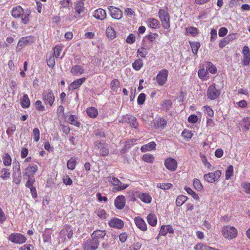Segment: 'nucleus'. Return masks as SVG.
<instances>
[{"label":"nucleus","instance_id":"nucleus-12","mask_svg":"<svg viewBox=\"0 0 250 250\" xmlns=\"http://www.w3.org/2000/svg\"><path fill=\"white\" fill-rule=\"evenodd\" d=\"M164 165L168 170L171 171H175L178 167L176 160L171 157H169L165 159Z\"/></svg>","mask_w":250,"mask_h":250},{"label":"nucleus","instance_id":"nucleus-17","mask_svg":"<svg viewBox=\"0 0 250 250\" xmlns=\"http://www.w3.org/2000/svg\"><path fill=\"white\" fill-rule=\"evenodd\" d=\"M108 225L117 229H121L124 226V222L121 219L118 218H113L108 221Z\"/></svg>","mask_w":250,"mask_h":250},{"label":"nucleus","instance_id":"nucleus-14","mask_svg":"<svg viewBox=\"0 0 250 250\" xmlns=\"http://www.w3.org/2000/svg\"><path fill=\"white\" fill-rule=\"evenodd\" d=\"M38 169V167L36 164H30L25 168L24 175L28 178L34 177Z\"/></svg>","mask_w":250,"mask_h":250},{"label":"nucleus","instance_id":"nucleus-32","mask_svg":"<svg viewBox=\"0 0 250 250\" xmlns=\"http://www.w3.org/2000/svg\"><path fill=\"white\" fill-rule=\"evenodd\" d=\"M146 219L148 224L151 226L152 227H155L157 225V218L155 214H149L146 217Z\"/></svg>","mask_w":250,"mask_h":250},{"label":"nucleus","instance_id":"nucleus-54","mask_svg":"<svg viewBox=\"0 0 250 250\" xmlns=\"http://www.w3.org/2000/svg\"><path fill=\"white\" fill-rule=\"evenodd\" d=\"M95 213L100 218L102 219H105L106 217V213L104 209L99 208L95 211Z\"/></svg>","mask_w":250,"mask_h":250},{"label":"nucleus","instance_id":"nucleus-41","mask_svg":"<svg viewBox=\"0 0 250 250\" xmlns=\"http://www.w3.org/2000/svg\"><path fill=\"white\" fill-rule=\"evenodd\" d=\"M120 81L118 79H114L112 80L110 83V88L113 91L117 92L120 87Z\"/></svg>","mask_w":250,"mask_h":250},{"label":"nucleus","instance_id":"nucleus-34","mask_svg":"<svg viewBox=\"0 0 250 250\" xmlns=\"http://www.w3.org/2000/svg\"><path fill=\"white\" fill-rule=\"evenodd\" d=\"M198 75L200 79L206 81L209 78V74L208 70L201 68L198 71Z\"/></svg>","mask_w":250,"mask_h":250},{"label":"nucleus","instance_id":"nucleus-46","mask_svg":"<svg viewBox=\"0 0 250 250\" xmlns=\"http://www.w3.org/2000/svg\"><path fill=\"white\" fill-rule=\"evenodd\" d=\"M193 185L194 188L199 191H202L203 190V186L201 183L200 181L197 179H194L193 180Z\"/></svg>","mask_w":250,"mask_h":250},{"label":"nucleus","instance_id":"nucleus-37","mask_svg":"<svg viewBox=\"0 0 250 250\" xmlns=\"http://www.w3.org/2000/svg\"><path fill=\"white\" fill-rule=\"evenodd\" d=\"M52 232L49 229H45L42 234L44 243H50L51 240Z\"/></svg>","mask_w":250,"mask_h":250},{"label":"nucleus","instance_id":"nucleus-43","mask_svg":"<svg viewBox=\"0 0 250 250\" xmlns=\"http://www.w3.org/2000/svg\"><path fill=\"white\" fill-rule=\"evenodd\" d=\"M144 63L143 61L138 59L135 61V62L132 63V66L133 68L136 71L140 70L141 68L143 66Z\"/></svg>","mask_w":250,"mask_h":250},{"label":"nucleus","instance_id":"nucleus-29","mask_svg":"<svg viewBox=\"0 0 250 250\" xmlns=\"http://www.w3.org/2000/svg\"><path fill=\"white\" fill-rule=\"evenodd\" d=\"M137 196L142 202L145 203L149 204L151 202L152 198L147 193L139 192Z\"/></svg>","mask_w":250,"mask_h":250},{"label":"nucleus","instance_id":"nucleus-38","mask_svg":"<svg viewBox=\"0 0 250 250\" xmlns=\"http://www.w3.org/2000/svg\"><path fill=\"white\" fill-rule=\"evenodd\" d=\"M186 32L187 35H191L192 37H195L199 33L198 29L192 26L186 28Z\"/></svg>","mask_w":250,"mask_h":250},{"label":"nucleus","instance_id":"nucleus-2","mask_svg":"<svg viewBox=\"0 0 250 250\" xmlns=\"http://www.w3.org/2000/svg\"><path fill=\"white\" fill-rule=\"evenodd\" d=\"M158 16L163 27L166 29H169L170 26V16L167 9H160L158 11Z\"/></svg>","mask_w":250,"mask_h":250},{"label":"nucleus","instance_id":"nucleus-51","mask_svg":"<svg viewBox=\"0 0 250 250\" xmlns=\"http://www.w3.org/2000/svg\"><path fill=\"white\" fill-rule=\"evenodd\" d=\"M211 247L207 246L202 243H198L194 247L195 250H210Z\"/></svg>","mask_w":250,"mask_h":250},{"label":"nucleus","instance_id":"nucleus-19","mask_svg":"<svg viewBox=\"0 0 250 250\" xmlns=\"http://www.w3.org/2000/svg\"><path fill=\"white\" fill-rule=\"evenodd\" d=\"M242 53L243 55L242 63L244 65L247 66L250 63V49L248 46H244L243 47Z\"/></svg>","mask_w":250,"mask_h":250},{"label":"nucleus","instance_id":"nucleus-21","mask_svg":"<svg viewBox=\"0 0 250 250\" xmlns=\"http://www.w3.org/2000/svg\"><path fill=\"white\" fill-rule=\"evenodd\" d=\"M174 234V230L170 225H162L159 232V235L166 236L167 233Z\"/></svg>","mask_w":250,"mask_h":250},{"label":"nucleus","instance_id":"nucleus-6","mask_svg":"<svg viewBox=\"0 0 250 250\" xmlns=\"http://www.w3.org/2000/svg\"><path fill=\"white\" fill-rule=\"evenodd\" d=\"M42 99L46 105L51 106L55 101V96L51 89L44 91L42 94Z\"/></svg>","mask_w":250,"mask_h":250},{"label":"nucleus","instance_id":"nucleus-7","mask_svg":"<svg viewBox=\"0 0 250 250\" xmlns=\"http://www.w3.org/2000/svg\"><path fill=\"white\" fill-rule=\"evenodd\" d=\"M168 75V71L166 69H162L158 72L156 77V81L159 85L162 86L166 83Z\"/></svg>","mask_w":250,"mask_h":250},{"label":"nucleus","instance_id":"nucleus-26","mask_svg":"<svg viewBox=\"0 0 250 250\" xmlns=\"http://www.w3.org/2000/svg\"><path fill=\"white\" fill-rule=\"evenodd\" d=\"M33 42V38L31 37H24L21 38L18 43L17 47H23Z\"/></svg>","mask_w":250,"mask_h":250},{"label":"nucleus","instance_id":"nucleus-27","mask_svg":"<svg viewBox=\"0 0 250 250\" xmlns=\"http://www.w3.org/2000/svg\"><path fill=\"white\" fill-rule=\"evenodd\" d=\"M21 14L20 18L21 19V22L24 24H28L30 21V11L28 9L23 10Z\"/></svg>","mask_w":250,"mask_h":250},{"label":"nucleus","instance_id":"nucleus-15","mask_svg":"<svg viewBox=\"0 0 250 250\" xmlns=\"http://www.w3.org/2000/svg\"><path fill=\"white\" fill-rule=\"evenodd\" d=\"M108 10L111 17L114 19L120 20L123 16V12L118 8L109 6L108 7Z\"/></svg>","mask_w":250,"mask_h":250},{"label":"nucleus","instance_id":"nucleus-10","mask_svg":"<svg viewBox=\"0 0 250 250\" xmlns=\"http://www.w3.org/2000/svg\"><path fill=\"white\" fill-rule=\"evenodd\" d=\"M152 124L155 128L161 130L167 126V122L164 117H159L154 119Z\"/></svg>","mask_w":250,"mask_h":250},{"label":"nucleus","instance_id":"nucleus-13","mask_svg":"<svg viewBox=\"0 0 250 250\" xmlns=\"http://www.w3.org/2000/svg\"><path fill=\"white\" fill-rule=\"evenodd\" d=\"M221 172L219 170L215 171L213 172H209L204 175L205 180L209 183H213L217 181L221 176Z\"/></svg>","mask_w":250,"mask_h":250},{"label":"nucleus","instance_id":"nucleus-40","mask_svg":"<svg viewBox=\"0 0 250 250\" xmlns=\"http://www.w3.org/2000/svg\"><path fill=\"white\" fill-rule=\"evenodd\" d=\"M241 126L245 131L248 130L250 128V117H244L241 121Z\"/></svg>","mask_w":250,"mask_h":250},{"label":"nucleus","instance_id":"nucleus-50","mask_svg":"<svg viewBox=\"0 0 250 250\" xmlns=\"http://www.w3.org/2000/svg\"><path fill=\"white\" fill-rule=\"evenodd\" d=\"M3 164L5 166H10L12 163V158L8 153H5L2 157Z\"/></svg>","mask_w":250,"mask_h":250},{"label":"nucleus","instance_id":"nucleus-52","mask_svg":"<svg viewBox=\"0 0 250 250\" xmlns=\"http://www.w3.org/2000/svg\"><path fill=\"white\" fill-rule=\"evenodd\" d=\"M207 68L208 72H209L210 73L214 74L217 72V68L215 65H214L211 62H208L207 63Z\"/></svg>","mask_w":250,"mask_h":250},{"label":"nucleus","instance_id":"nucleus-9","mask_svg":"<svg viewBox=\"0 0 250 250\" xmlns=\"http://www.w3.org/2000/svg\"><path fill=\"white\" fill-rule=\"evenodd\" d=\"M74 9V18L76 19H80L81 18V14L84 13L85 10L84 3L80 1H76L75 2Z\"/></svg>","mask_w":250,"mask_h":250},{"label":"nucleus","instance_id":"nucleus-42","mask_svg":"<svg viewBox=\"0 0 250 250\" xmlns=\"http://www.w3.org/2000/svg\"><path fill=\"white\" fill-rule=\"evenodd\" d=\"M62 52V47L61 45H56L53 50V54L52 55H53L56 58H62L63 57V54L61 56V54Z\"/></svg>","mask_w":250,"mask_h":250},{"label":"nucleus","instance_id":"nucleus-63","mask_svg":"<svg viewBox=\"0 0 250 250\" xmlns=\"http://www.w3.org/2000/svg\"><path fill=\"white\" fill-rule=\"evenodd\" d=\"M34 140L35 142H38L40 140V130L38 128H34L33 130Z\"/></svg>","mask_w":250,"mask_h":250},{"label":"nucleus","instance_id":"nucleus-16","mask_svg":"<svg viewBox=\"0 0 250 250\" xmlns=\"http://www.w3.org/2000/svg\"><path fill=\"white\" fill-rule=\"evenodd\" d=\"M106 234L105 230L97 229L94 230L91 234V238L96 242L98 243L99 245L101 240L104 239Z\"/></svg>","mask_w":250,"mask_h":250},{"label":"nucleus","instance_id":"nucleus-22","mask_svg":"<svg viewBox=\"0 0 250 250\" xmlns=\"http://www.w3.org/2000/svg\"><path fill=\"white\" fill-rule=\"evenodd\" d=\"M134 222L138 229L143 231L147 230V225L144 219L140 216L134 218Z\"/></svg>","mask_w":250,"mask_h":250},{"label":"nucleus","instance_id":"nucleus-5","mask_svg":"<svg viewBox=\"0 0 250 250\" xmlns=\"http://www.w3.org/2000/svg\"><path fill=\"white\" fill-rule=\"evenodd\" d=\"M109 182L114 186L113 188V191L114 192L124 190L128 187V185L123 183L115 177H111Z\"/></svg>","mask_w":250,"mask_h":250},{"label":"nucleus","instance_id":"nucleus-39","mask_svg":"<svg viewBox=\"0 0 250 250\" xmlns=\"http://www.w3.org/2000/svg\"><path fill=\"white\" fill-rule=\"evenodd\" d=\"M106 34L107 38L110 40H113L116 36V33L114 29L111 26L107 27Z\"/></svg>","mask_w":250,"mask_h":250},{"label":"nucleus","instance_id":"nucleus-36","mask_svg":"<svg viewBox=\"0 0 250 250\" xmlns=\"http://www.w3.org/2000/svg\"><path fill=\"white\" fill-rule=\"evenodd\" d=\"M21 104L23 108H28L29 107L30 101L27 94H24L22 98L21 99Z\"/></svg>","mask_w":250,"mask_h":250},{"label":"nucleus","instance_id":"nucleus-18","mask_svg":"<svg viewBox=\"0 0 250 250\" xmlns=\"http://www.w3.org/2000/svg\"><path fill=\"white\" fill-rule=\"evenodd\" d=\"M123 122L127 123L130 125L135 128L138 127V123L135 117L130 115H125L123 117Z\"/></svg>","mask_w":250,"mask_h":250},{"label":"nucleus","instance_id":"nucleus-47","mask_svg":"<svg viewBox=\"0 0 250 250\" xmlns=\"http://www.w3.org/2000/svg\"><path fill=\"white\" fill-rule=\"evenodd\" d=\"M188 197L185 195H180L177 197L176 200V204L177 206L180 207L187 201Z\"/></svg>","mask_w":250,"mask_h":250},{"label":"nucleus","instance_id":"nucleus-28","mask_svg":"<svg viewBox=\"0 0 250 250\" xmlns=\"http://www.w3.org/2000/svg\"><path fill=\"white\" fill-rule=\"evenodd\" d=\"M83 67L80 65H75L71 68L70 72L72 75L75 76H79L84 73Z\"/></svg>","mask_w":250,"mask_h":250},{"label":"nucleus","instance_id":"nucleus-56","mask_svg":"<svg viewBox=\"0 0 250 250\" xmlns=\"http://www.w3.org/2000/svg\"><path fill=\"white\" fill-rule=\"evenodd\" d=\"M184 189L188 194L192 196L193 198L196 200L199 199L198 195L196 194L191 188L188 187H185Z\"/></svg>","mask_w":250,"mask_h":250},{"label":"nucleus","instance_id":"nucleus-35","mask_svg":"<svg viewBox=\"0 0 250 250\" xmlns=\"http://www.w3.org/2000/svg\"><path fill=\"white\" fill-rule=\"evenodd\" d=\"M86 113L89 117L93 119L96 118L98 115L97 109L93 106L87 108Z\"/></svg>","mask_w":250,"mask_h":250},{"label":"nucleus","instance_id":"nucleus-57","mask_svg":"<svg viewBox=\"0 0 250 250\" xmlns=\"http://www.w3.org/2000/svg\"><path fill=\"white\" fill-rule=\"evenodd\" d=\"M182 136L187 140L190 139L192 136L193 133L191 131H189L187 129H184L182 132Z\"/></svg>","mask_w":250,"mask_h":250},{"label":"nucleus","instance_id":"nucleus-49","mask_svg":"<svg viewBox=\"0 0 250 250\" xmlns=\"http://www.w3.org/2000/svg\"><path fill=\"white\" fill-rule=\"evenodd\" d=\"M142 159L146 163L152 164L154 161L155 158L152 154L147 153L143 156Z\"/></svg>","mask_w":250,"mask_h":250},{"label":"nucleus","instance_id":"nucleus-61","mask_svg":"<svg viewBox=\"0 0 250 250\" xmlns=\"http://www.w3.org/2000/svg\"><path fill=\"white\" fill-rule=\"evenodd\" d=\"M241 186L245 193L250 194V183L244 182L241 184Z\"/></svg>","mask_w":250,"mask_h":250},{"label":"nucleus","instance_id":"nucleus-11","mask_svg":"<svg viewBox=\"0 0 250 250\" xmlns=\"http://www.w3.org/2000/svg\"><path fill=\"white\" fill-rule=\"evenodd\" d=\"M83 250H96L98 248V243L95 241L92 238L88 239L83 244Z\"/></svg>","mask_w":250,"mask_h":250},{"label":"nucleus","instance_id":"nucleus-20","mask_svg":"<svg viewBox=\"0 0 250 250\" xmlns=\"http://www.w3.org/2000/svg\"><path fill=\"white\" fill-rule=\"evenodd\" d=\"M86 81L85 77H82L81 78L77 79L71 83L68 87L70 90H74L78 89Z\"/></svg>","mask_w":250,"mask_h":250},{"label":"nucleus","instance_id":"nucleus-24","mask_svg":"<svg viewBox=\"0 0 250 250\" xmlns=\"http://www.w3.org/2000/svg\"><path fill=\"white\" fill-rule=\"evenodd\" d=\"M18 166L17 170L14 171L13 173L12 177L13 183L19 185L21 183V173L19 163H18Z\"/></svg>","mask_w":250,"mask_h":250},{"label":"nucleus","instance_id":"nucleus-62","mask_svg":"<svg viewBox=\"0 0 250 250\" xmlns=\"http://www.w3.org/2000/svg\"><path fill=\"white\" fill-rule=\"evenodd\" d=\"M36 108L40 111L45 110V106L42 104V103L40 100H37L35 103Z\"/></svg>","mask_w":250,"mask_h":250},{"label":"nucleus","instance_id":"nucleus-33","mask_svg":"<svg viewBox=\"0 0 250 250\" xmlns=\"http://www.w3.org/2000/svg\"><path fill=\"white\" fill-rule=\"evenodd\" d=\"M156 146L154 142H151L147 144L143 145L141 147V151L143 152L151 151L155 148Z\"/></svg>","mask_w":250,"mask_h":250},{"label":"nucleus","instance_id":"nucleus-1","mask_svg":"<svg viewBox=\"0 0 250 250\" xmlns=\"http://www.w3.org/2000/svg\"><path fill=\"white\" fill-rule=\"evenodd\" d=\"M223 236L228 240H232L237 237L238 230L236 228L230 225L224 226L221 230Z\"/></svg>","mask_w":250,"mask_h":250},{"label":"nucleus","instance_id":"nucleus-64","mask_svg":"<svg viewBox=\"0 0 250 250\" xmlns=\"http://www.w3.org/2000/svg\"><path fill=\"white\" fill-rule=\"evenodd\" d=\"M63 183L66 186H71L72 185V180L68 175L64 176L62 178Z\"/></svg>","mask_w":250,"mask_h":250},{"label":"nucleus","instance_id":"nucleus-55","mask_svg":"<svg viewBox=\"0 0 250 250\" xmlns=\"http://www.w3.org/2000/svg\"><path fill=\"white\" fill-rule=\"evenodd\" d=\"M0 177L3 180H6L9 178L10 176V172L8 169L4 168L1 170Z\"/></svg>","mask_w":250,"mask_h":250},{"label":"nucleus","instance_id":"nucleus-8","mask_svg":"<svg viewBox=\"0 0 250 250\" xmlns=\"http://www.w3.org/2000/svg\"><path fill=\"white\" fill-rule=\"evenodd\" d=\"M66 235L68 239H70L73 236L71 226L68 225H65L64 228L60 232V237L63 242L66 240Z\"/></svg>","mask_w":250,"mask_h":250},{"label":"nucleus","instance_id":"nucleus-59","mask_svg":"<svg viewBox=\"0 0 250 250\" xmlns=\"http://www.w3.org/2000/svg\"><path fill=\"white\" fill-rule=\"evenodd\" d=\"M137 53L141 57L145 58L147 54V51L146 48L141 47L138 49Z\"/></svg>","mask_w":250,"mask_h":250},{"label":"nucleus","instance_id":"nucleus-31","mask_svg":"<svg viewBox=\"0 0 250 250\" xmlns=\"http://www.w3.org/2000/svg\"><path fill=\"white\" fill-rule=\"evenodd\" d=\"M23 10L21 6L17 5L13 8L11 11V15L15 18H19L20 15L21 14V13L23 12Z\"/></svg>","mask_w":250,"mask_h":250},{"label":"nucleus","instance_id":"nucleus-48","mask_svg":"<svg viewBox=\"0 0 250 250\" xmlns=\"http://www.w3.org/2000/svg\"><path fill=\"white\" fill-rule=\"evenodd\" d=\"M233 175V167L232 165H229L225 172V179L229 180Z\"/></svg>","mask_w":250,"mask_h":250},{"label":"nucleus","instance_id":"nucleus-3","mask_svg":"<svg viewBox=\"0 0 250 250\" xmlns=\"http://www.w3.org/2000/svg\"><path fill=\"white\" fill-rule=\"evenodd\" d=\"M8 240L11 242L17 244H22L27 240L26 237L21 233L15 232L9 235Z\"/></svg>","mask_w":250,"mask_h":250},{"label":"nucleus","instance_id":"nucleus-45","mask_svg":"<svg viewBox=\"0 0 250 250\" xmlns=\"http://www.w3.org/2000/svg\"><path fill=\"white\" fill-rule=\"evenodd\" d=\"M77 117L75 115H71L69 117V123L71 125H74L78 127L80 126V122L78 121Z\"/></svg>","mask_w":250,"mask_h":250},{"label":"nucleus","instance_id":"nucleus-58","mask_svg":"<svg viewBox=\"0 0 250 250\" xmlns=\"http://www.w3.org/2000/svg\"><path fill=\"white\" fill-rule=\"evenodd\" d=\"M47 63L49 67L53 68L54 67L55 64V61L54 56L53 55H51L50 56L47 57Z\"/></svg>","mask_w":250,"mask_h":250},{"label":"nucleus","instance_id":"nucleus-4","mask_svg":"<svg viewBox=\"0 0 250 250\" xmlns=\"http://www.w3.org/2000/svg\"><path fill=\"white\" fill-rule=\"evenodd\" d=\"M220 90L216 89V84L213 83L208 88L207 96L208 99L214 100L217 99L220 96Z\"/></svg>","mask_w":250,"mask_h":250},{"label":"nucleus","instance_id":"nucleus-60","mask_svg":"<svg viewBox=\"0 0 250 250\" xmlns=\"http://www.w3.org/2000/svg\"><path fill=\"white\" fill-rule=\"evenodd\" d=\"M172 185L171 183H159L157 185V187L161 189L166 190L170 189Z\"/></svg>","mask_w":250,"mask_h":250},{"label":"nucleus","instance_id":"nucleus-23","mask_svg":"<svg viewBox=\"0 0 250 250\" xmlns=\"http://www.w3.org/2000/svg\"><path fill=\"white\" fill-rule=\"evenodd\" d=\"M125 198L124 195H121L118 196L114 201L115 207L118 209H123L125 204Z\"/></svg>","mask_w":250,"mask_h":250},{"label":"nucleus","instance_id":"nucleus-25","mask_svg":"<svg viewBox=\"0 0 250 250\" xmlns=\"http://www.w3.org/2000/svg\"><path fill=\"white\" fill-rule=\"evenodd\" d=\"M93 16L97 20L103 21L106 18V13L104 9L98 8L94 11Z\"/></svg>","mask_w":250,"mask_h":250},{"label":"nucleus","instance_id":"nucleus-30","mask_svg":"<svg viewBox=\"0 0 250 250\" xmlns=\"http://www.w3.org/2000/svg\"><path fill=\"white\" fill-rule=\"evenodd\" d=\"M146 23L149 27L152 29H157L160 25V23L158 20L154 18L147 19Z\"/></svg>","mask_w":250,"mask_h":250},{"label":"nucleus","instance_id":"nucleus-53","mask_svg":"<svg viewBox=\"0 0 250 250\" xmlns=\"http://www.w3.org/2000/svg\"><path fill=\"white\" fill-rule=\"evenodd\" d=\"M76 165V161L75 158H70L67 163V167L69 169L73 170L75 169Z\"/></svg>","mask_w":250,"mask_h":250},{"label":"nucleus","instance_id":"nucleus-44","mask_svg":"<svg viewBox=\"0 0 250 250\" xmlns=\"http://www.w3.org/2000/svg\"><path fill=\"white\" fill-rule=\"evenodd\" d=\"M189 44L191 46L192 53L197 55L199 48L200 47L199 42H189Z\"/></svg>","mask_w":250,"mask_h":250}]
</instances>
